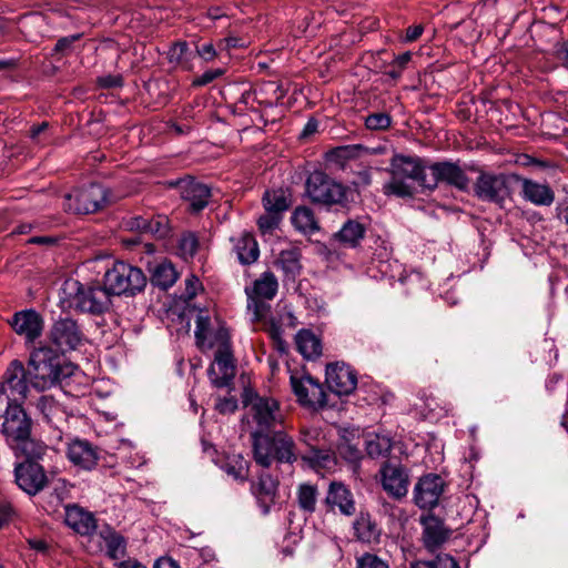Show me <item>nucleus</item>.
I'll return each mask as SVG.
<instances>
[{
    "mask_svg": "<svg viewBox=\"0 0 568 568\" xmlns=\"http://www.w3.org/2000/svg\"><path fill=\"white\" fill-rule=\"evenodd\" d=\"M74 368L59 351L50 346L37 347L28 361L29 384L38 390L50 389L73 375Z\"/></svg>",
    "mask_w": 568,
    "mask_h": 568,
    "instance_id": "obj_1",
    "label": "nucleus"
},
{
    "mask_svg": "<svg viewBox=\"0 0 568 568\" xmlns=\"http://www.w3.org/2000/svg\"><path fill=\"white\" fill-rule=\"evenodd\" d=\"M251 442L253 458L263 468H270L273 462L292 465L298 459L294 438L283 429L251 433Z\"/></svg>",
    "mask_w": 568,
    "mask_h": 568,
    "instance_id": "obj_2",
    "label": "nucleus"
},
{
    "mask_svg": "<svg viewBox=\"0 0 568 568\" xmlns=\"http://www.w3.org/2000/svg\"><path fill=\"white\" fill-rule=\"evenodd\" d=\"M390 169L392 180L384 185L386 194L400 197L412 196L413 187L406 180L415 181L420 186L427 187L429 179L419 158L396 154L390 161Z\"/></svg>",
    "mask_w": 568,
    "mask_h": 568,
    "instance_id": "obj_3",
    "label": "nucleus"
},
{
    "mask_svg": "<svg viewBox=\"0 0 568 568\" xmlns=\"http://www.w3.org/2000/svg\"><path fill=\"white\" fill-rule=\"evenodd\" d=\"M103 284L111 295L134 296L146 286V276L141 268L118 261L106 270Z\"/></svg>",
    "mask_w": 568,
    "mask_h": 568,
    "instance_id": "obj_4",
    "label": "nucleus"
},
{
    "mask_svg": "<svg viewBox=\"0 0 568 568\" xmlns=\"http://www.w3.org/2000/svg\"><path fill=\"white\" fill-rule=\"evenodd\" d=\"M348 189L323 171H313L305 181V194L316 204L345 205Z\"/></svg>",
    "mask_w": 568,
    "mask_h": 568,
    "instance_id": "obj_5",
    "label": "nucleus"
},
{
    "mask_svg": "<svg viewBox=\"0 0 568 568\" xmlns=\"http://www.w3.org/2000/svg\"><path fill=\"white\" fill-rule=\"evenodd\" d=\"M277 278L272 272H264L254 281L252 287H246L247 310L253 322L264 321L271 312L267 301L274 298L277 293Z\"/></svg>",
    "mask_w": 568,
    "mask_h": 568,
    "instance_id": "obj_6",
    "label": "nucleus"
},
{
    "mask_svg": "<svg viewBox=\"0 0 568 568\" xmlns=\"http://www.w3.org/2000/svg\"><path fill=\"white\" fill-rule=\"evenodd\" d=\"M244 404L248 407L250 415L255 423V429L252 433L267 434L275 430L277 425L283 424L280 404L274 398L246 394Z\"/></svg>",
    "mask_w": 568,
    "mask_h": 568,
    "instance_id": "obj_7",
    "label": "nucleus"
},
{
    "mask_svg": "<svg viewBox=\"0 0 568 568\" xmlns=\"http://www.w3.org/2000/svg\"><path fill=\"white\" fill-rule=\"evenodd\" d=\"M215 337L220 344L214 355V362L209 368V377L215 387L223 388L229 386L235 377L236 366L227 331L225 328L217 329Z\"/></svg>",
    "mask_w": 568,
    "mask_h": 568,
    "instance_id": "obj_8",
    "label": "nucleus"
},
{
    "mask_svg": "<svg viewBox=\"0 0 568 568\" xmlns=\"http://www.w3.org/2000/svg\"><path fill=\"white\" fill-rule=\"evenodd\" d=\"M106 204V190L98 183L78 189L65 194L63 207L74 214H92L103 209Z\"/></svg>",
    "mask_w": 568,
    "mask_h": 568,
    "instance_id": "obj_9",
    "label": "nucleus"
},
{
    "mask_svg": "<svg viewBox=\"0 0 568 568\" xmlns=\"http://www.w3.org/2000/svg\"><path fill=\"white\" fill-rule=\"evenodd\" d=\"M292 392L297 402L305 407H324L326 405V393L323 385L311 375L294 372L290 377Z\"/></svg>",
    "mask_w": 568,
    "mask_h": 568,
    "instance_id": "obj_10",
    "label": "nucleus"
},
{
    "mask_svg": "<svg viewBox=\"0 0 568 568\" xmlns=\"http://www.w3.org/2000/svg\"><path fill=\"white\" fill-rule=\"evenodd\" d=\"M77 291L73 295L74 307L83 313L100 315L106 312L111 305V294L103 286H89L74 283Z\"/></svg>",
    "mask_w": 568,
    "mask_h": 568,
    "instance_id": "obj_11",
    "label": "nucleus"
},
{
    "mask_svg": "<svg viewBox=\"0 0 568 568\" xmlns=\"http://www.w3.org/2000/svg\"><path fill=\"white\" fill-rule=\"evenodd\" d=\"M381 485L393 499L400 500L406 497L409 487V471L399 462L388 459L381 466Z\"/></svg>",
    "mask_w": 568,
    "mask_h": 568,
    "instance_id": "obj_12",
    "label": "nucleus"
},
{
    "mask_svg": "<svg viewBox=\"0 0 568 568\" xmlns=\"http://www.w3.org/2000/svg\"><path fill=\"white\" fill-rule=\"evenodd\" d=\"M3 418L1 432L8 442L21 444L29 439L31 434V419L28 417L21 404L8 400Z\"/></svg>",
    "mask_w": 568,
    "mask_h": 568,
    "instance_id": "obj_13",
    "label": "nucleus"
},
{
    "mask_svg": "<svg viewBox=\"0 0 568 568\" xmlns=\"http://www.w3.org/2000/svg\"><path fill=\"white\" fill-rule=\"evenodd\" d=\"M49 338L63 353L80 346L84 334L77 321L71 317H60L52 324Z\"/></svg>",
    "mask_w": 568,
    "mask_h": 568,
    "instance_id": "obj_14",
    "label": "nucleus"
},
{
    "mask_svg": "<svg viewBox=\"0 0 568 568\" xmlns=\"http://www.w3.org/2000/svg\"><path fill=\"white\" fill-rule=\"evenodd\" d=\"M474 192L478 199L500 205L509 195L507 176L481 172L475 182Z\"/></svg>",
    "mask_w": 568,
    "mask_h": 568,
    "instance_id": "obj_15",
    "label": "nucleus"
},
{
    "mask_svg": "<svg viewBox=\"0 0 568 568\" xmlns=\"http://www.w3.org/2000/svg\"><path fill=\"white\" fill-rule=\"evenodd\" d=\"M28 368L19 359H13L3 374L0 392L6 394L8 400H23L28 393Z\"/></svg>",
    "mask_w": 568,
    "mask_h": 568,
    "instance_id": "obj_16",
    "label": "nucleus"
},
{
    "mask_svg": "<svg viewBox=\"0 0 568 568\" xmlns=\"http://www.w3.org/2000/svg\"><path fill=\"white\" fill-rule=\"evenodd\" d=\"M445 480L437 474L422 476L414 487V503L422 509H433L445 490Z\"/></svg>",
    "mask_w": 568,
    "mask_h": 568,
    "instance_id": "obj_17",
    "label": "nucleus"
},
{
    "mask_svg": "<svg viewBox=\"0 0 568 568\" xmlns=\"http://www.w3.org/2000/svg\"><path fill=\"white\" fill-rule=\"evenodd\" d=\"M327 387L338 396L349 395L357 386L355 369L344 362H335L326 366Z\"/></svg>",
    "mask_w": 568,
    "mask_h": 568,
    "instance_id": "obj_18",
    "label": "nucleus"
},
{
    "mask_svg": "<svg viewBox=\"0 0 568 568\" xmlns=\"http://www.w3.org/2000/svg\"><path fill=\"white\" fill-rule=\"evenodd\" d=\"M14 477L17 485L29 495L38 494L49 484L43 467L33 460L18 464L14 468Z\"/></svg>",
    "mask_w": 568,
    "mask_h": 568,
    "instance_id": "obj_19",
    "label": "nucleus"
},
{
    "mask_svg": "<svg viewBox=\"0 0 568 568\" xmlns=\"http://www.w3.org/2000/svg\"><path fill=\"white\" fill-rule=\"evenodd\" d=\"M8 323L17 335L24 338L26 344H33L44 327L42 316L31 308L16 312Z\"/></svg>",
    "mask_w": 568,
    "mask_h": 568,
    "instance_id": "obj_20",
    "label": "nucleus"
},
{
    "mask_svg": "<svg viewBox=\"0 0 568 568\" xmlns=\"http://www.w3.org/2000/svg\"><path fill=\"white\" fill-rule=\"evenodd\" d=\"M328 511L336 510L344 516L351 517L356 513V503L351 489L342 481H331L324 499Z\"/></svg>",
    "mask_w": 568,
    "mask_h": 568,
    "instance_id": "obj_21",
    "label": "nucleus"
},
{
    "mask_svg": "<svg viewBox=\"0 0 568 568\" xmlns=\"http://www.w3.org/2000/svg\"><path fill=\"white\" fill-rule=\"evenodd\" d=\"M430 178L427 183V189L436 187L438 182H445L459 190H466L469 184V179L462 168L452 162H437L429 166Z\"/></svg>",
    "mask_w": 568,
    "mask_h": 568,
    "instance_id": "obj_22",
    "label": "nucleus"
},
{
    "mask_svg": "<svg viewBox=\"0 0 568 568\" xmlns=\"http://www.w3.org/2000/svg\"><path fill=\"white\" fill-rule=\"evenodd\" d=\"M423 526L422 541L429 552L437 551L446 544L452 535V529L446 527L445 523L432 514L420 517Z\"/></svg>",
    "mask_w": 568,
    "mask_h": 568,
    "instance_id": "obj_23",
    "label": "nucleus"
},
{
    "mask_svg": "<svg viewBox=\"0 0 568 568\" xmlns=\"http://www.w3.org/2000/svg\"><path fill=\"white\" fill-rule=\"evenodd\" d=\"M178 187L181 197L189 203L190 211L193 213L206 207L212 196L211 189L193 178L179 181Z\"/></svg>",
    "mask_w": 568,
    "mask_h": 568,
    "instance_id": "obj_24",
    "label": "nucleus"
},
{
    "mask_svg": "<svg viewBox=\"0 0 568 568\" xmlns=\"http://www.w3.org/2000/svg\"><path fill=\"white\" fill-rule=\"evenodd\" d=\"M126 225L132 231L150 234L156 239H165L171 233L169 217L163 214L132 216L128 220Z\"/></svg>",
    "mask_w": 568,
    "mask_h": 568,
    "instance_id": "obj_25",
    "label": "nucleus"
},
{
    "mask_svg": "<svg viewBox=\"0 0 568 568\" xmlns=\"http://www.w3.org/2000/svg\"><path fill=\"white\" fill-rule=\"evenodd\" d=\"M67 456L74 465L85 470L93 469L99 459L98 449L85 439L75 438L68 445Z\"/></svg>",
    "mask_w": 568,
    "mask_h": 568,
    "instance_id": "obj_26",
    "label": "nucleus"
},
{
    "mask_svg": "<svg viewBox=\"0 0 568 568\" xmlns=\"http://www.w3.org/2000/svg\"><path fill=\"white\" fill-rule=\"evenodd\" d=\"M352 527L356 540L363 544L379 542L382 528L369 511L362 509L354 519Z\"/></svg>",
    "mask_w": 568,
    "mask_h": 568,
    "instance_id": "obj_27",
    "label": "nucleus"
},
{
    "mask_svg": "<svg viewBox=\"0 0 568 568\" xmlns=\"http://www.w3.org/2000/svg\"><path fill=\"white\" fill-rule=\"evenodd\" d=\"M252 491L257 498L264 513H268L272 505L275 504L278 493V480L267 473L258 476L256 484L252 486Z\"/></svg>",
    "mask_w": 568,
    "mask_h": 568,
    "instance_id": "obj_28",
    "label": "nucleus"
},
{
    "mask_svg": "<svg viewBox=\"0 0 568 568\" xmlns=\"http://www.w3.org/2000/svg\"><path fill=\"white\" fill-rule=\"evenodd\" d=\"M37 408L48 423L57 427L59 424L65 423L70 415L65 403L55 398L53 395H42L38 399Z\"/></svg>",
    "mask_w": 568,
    "mask_h": 568,
    "instance_id": "obj_29",
    "label": "nucleus"
},
{
    "mask_svg": "<svg viewBox=\"0 0 568 568\" xmlns=\"http://www.w3.org/2000/svg\"><path fill=\"white\" fill-rule=\"evenodd\" d=\"M65 523L70 528L82 536L91 535L97 528V521L93 514L77 505L67 507Z\"/></svg>",
    "mask_w": 568,
    "mask_h": 568,
    "instance_id": "obj_30",
    "label": "nucleus"
},
{
    "mask_svg": "<svg viewBox=\"0 0 568 568\" xmlns=\"http://www.w3.org/2000/svg\"><path fill=\"white\" fill-rule=\"evenodd\" d=\"M232 241L234 242L233 250L241 264L250 265L257 261L260 248L253 234L243 232L237 237L232 239Z\"/></svg>",
    "mask_w": 568,
    "mask_h": 568,
    "instance_id": "obj_31",
    "label": "nucleus"
},
{
    "mask_svg": "<svg viewBox=\"0 0 568 568\" xmlns=\"http://www.w3.org/2000/svg\"><path fill=\"white\" fill-rule=\"evenodd\" d=\"M523 195L526 201L539 206H549L555 201V193L549 185L528 179L523 181Z\"/></svg>",
    "mask_w": 568,
    "mask_h": 568,
    "instance_id": "obj_32",
    "label": "nucleus"
},
{
    "mask_svg": "<svg viewBox=\"0 0 568 568\" xmlns=\"http://www.w3.org/2000/svg\"><path fill=\"white\" fill-rule=\"evenodd\" d=\"M366 233V227L363 223L356 220H347L341 230L335 233L334 237L343 246L355 248L361 244Z\"/></svg>",
    "mask_w": 568,
    "mask_h": 568,
    "instance_id": "obj_33",
    "label": "nucleus"
},
{
    "mask_svg": "<svg viewBox=\"0 0 568 568\" xmlns=\"http://www.w3.org/2000/svg\"><path fill=\"white\" fill-rule=\"evenodd\" d=\"M262 203L265 211L283 215L292 204L291 193L283 187L267 190L262 197Z\"/></svg>",
    "mask_w": 568,
    "mask_h": 568,
    "instance_id": "obj_34",
    "label": "nucleus"
},
{
    "mask_svg": "<svg viewBox=\"0 0 568 568\" xmlns=\"http://www.w3.org/2000/svg\"><path fill=\"white\" fill-rule=\"evenodd\" d=\"M297 351L307 359H314L322 354L320 338L308 329H301L295 336Z\"/></svg>",
    "mask_w": 568,
    "mask_h": 568,
    "instance_id": "obj_35",
    "label": "nucleus"
},
{
    "mask_svg": "<svg viewBox=\"0 0 568 568\" xmlns=\"http://www.w3.org/2000/svg\"><path fill=\"white\" fill-rule=\"evenodd\" d=\"M195 324L194 336L200 348H212L216 343L220 344V341L215 337L216 332L213 334L211 331V318L209 315L200 313L196 316Z\"/></svg>",
    "mask_w": 568,
    "mask_h": 568,
    "instance_id": "obj_36",
    "label": "nucleus"
},
{
    "mask_svg": "<svg viewBox=\"0 0 568 568\" xmlns=\"http://www.w3.org/2000/svg\"><path fill=\"white\" fill-rule=\"evenodd\" d=\"M178 280V272L172 263L163 261L158 263L151 274V283L154 286L166 290L171 287Z\"/></svg>",
    "mask_w": 568,
    "mask_h": 568,
    "instance_id": "obj_37",
    "label": "nucleus"
},
{
    "mask_svg": "<svg viewBox=\"0 0 568 568\" xmlns=\"http://www.w3.org/2000/svg\"><path fill=\"white\" fill-rule=\"evenodd\" d=\"M292 223L296 230L304 234H313L320 230L313 210L306 206L295 209L292 214Z\"/></svg>",
    "mask_w": 568,
    "mask_h": 568,
    "instance_id": "obj_38",
    "label": "nucleus"
},
{
    "mask_svg": "<svg viewBox=\"0 0 568 568\" xmlns=\"http://www.w3.org/2000/svg\"><path fill=\"white\" fill-rule=\"evenodd\" d=\"M101 537L105 544L106 554L113 560L122 559L126 554V541L119 532L106 529L101 532Z\"/></svg>",
    "mask_w": 568,
    "mask_h": 568,
    "instance_id": "obj_39",
    "label": "nucleus"
},
{
    "mask_svg": "<svg viewBox=\"0 0 568 568\" xmlns=\"http://www.w3.org/2000/svg\"><path fill=\"white\" fill-rule=\"evenodd\" d=\"M318 490L315 485L301 484L297 488L296 499L298 508L306 514H313L316 509Z\"/></svg>",
    "mask_w": 568,
    "mask_h": 568,
    "instance_id": "obj_40",
    "label": "nucleus"
},
{
    "mask_svg": "<svg viewBox=\"0 0 568 568\" xmlns=\"http://www.w3.org/2000/svg\"><path fill=\"white\" fill-rule=\"evenodd\" d=\"M313 468L331 469L336 465V457L331 449L315 447L310 450V454L303 456Z\"/></svg>",
    "mask_w": 568,
    "mask_h": 568,
    "instance_id": "obj_41",
    "label": "nucleus"
},
{
    "mask_svg": "<svg viewBox=\"0 0 568 568\" xmlns=\"http://www.w3.org/2000/svg\"><path fill=\"white\" fill-rule=\"evenodd\" d=\"M276 265L287 275L295 277L301 270L300 253L296 250L282 251Z\"/></svg>",
    "mask_w": 568,
    "mask_h": 568,
    "instance_id": "obj_42",
    "label": "nucleus"
},
{
    "mask_svg": "<svg viewBox=\"0 0 568 568\" xmlns=\"http://www.w3.org/2000/svg\"><path fill=\"white\" fill-rule=\"evenodd\" d=\"M367 455L372 458H378L389 453L392 439L384 435H369L365 440Z\"/></svg>",
    "mask_w": 568,
    "mask_h": 568,
    "instance_id": "obj_43",
    "label": "nucleus"
},
{
    "mask_svg": "<svg viewBox=\"0 0 568 568\" xmlns=\"http://www.w3.org/2000/svg\"><path fill=\"white\" fill-rule=\"evenodd\" d=\"M357 398L367 405L386 404V394L375 384H363L357 390Z\"/></svg>",
    "mask_w": 568,
    "mask_h": 568,
    "instance_id": "obj_44",
    "label": "nucleus"
},
{
    "mask_svg": "<svg viewBox=\"0 0 568 568\" xmlns=\"http://www.w3.org/2000/svg\"><path fill=\"white\" fill-rule=\"evenodd\" d=\"M191 52L186 42H175L168 51V60L171 64L185 69L190 64Z\"/></svg>",
    "mask_w": 568,
    "mask_h": 568,
    "instance_id": "obj_45",
    "label": "nucleus"
},
{
    "mask_svg": "<svg viewBox=\"0 0 568 568\" xmlns=\"http://www.w3.org/2000/svg\"><path fill=\"white\" fill-rule=\"evenodd\" d=\"M224 469L227 475L240 481H245L248 476L247 462L242 456H233L225 463Z\"/></svg>",
    "mask_w": 568,
    "mask_h": 568,
    "instance_id": "obj_46",
    "label": "nucleus"
},
{
    "mask_svg": "<svg viewBox=\"0 0 568 568\" xmlns=\"http://www.w3.org/2000/svg\"><path fill=\"white\" fill-rule=\"evenodd\" d=\"M410 568H459V565L450 555L439 554L433 560L412 562Z\"/></svg>",
    "mask_w": 568,
    "mask_h": 568,
    "instance_id": "obj_47",
    "label": "nucleus"
},
{
    "mask_svg": "<svg viewBox=\"0 0 568 568\" xmlns=\"http://www.w3.org/2000/svg\"><path fill=\"white\" fill-rule=\"evenodd\" d=\"M392 125V116L386 112L371 113L365 118V126L371 131H384Z\"/></svg>",
    "mask_w": 568,
    "mask_h": 568,
    "instance_id": "obj_48",
    "label": "nucleus"
},
{
    "mask_svg": "<svg viewBox=\"0 0 568 568\" xmlns=\"http://www.w3.org/2000/svg\"><path fill=\"white\" fill-rule=\"evenodd\" d=\"M281 221L282 215H278V213L265 211L257 219V226L263 235L272 234L278 227Z\"/></svg>",
    "mask_w": 568,
    "mask_h": 568,
    "instance_id": "obj_49",
    "label": "nucleus"
},
{
    "mask_svg": "<svg viewBox=\"0 0 568 568\" xmlns=\"http://www.w3.org/2000/svg\"><path fill=\"white\" fill-rule=\"evenodd\" d=\"M412 60V53L406 51L397 57L389 63L386 74L396 80L402 77L403 71L408 67Z\"/></svg>",
    "mask_w": 568,
    "mask_h": 568,
    "instance_id": "obj_50",
    "label": "nucleus"
},
{
    "mask_svg": "<svg viewBox=\"0 0 568 568\" xmlns=\"http://www.w3.org/2000/svg\"><path fill=\"white\" fill-rule=\"evenodd\" d=\"M363 151H367V148L361 144L342 145L333 149L329 155L337 160H349L361 156Z\"/></svg>",
    "mask_w": 568,
    "mask_h": 568,
    "instance_id": "obj_51",
    "label": "nucleus"
},
{
    "mask_svg": "<svg viewBox=\"0 0 568 568\" xmlns=\"http://www.w3.org/2000/svg\"><path fill=\"white\" fill-rule=\"evenodd\" d=\"M356 568H389V566L377 555L365 552L356 559Z\"/></svg>",
    "mask_w": 568,
    "mask_h": 568,
    "instance_id": "obj_52",
    "label": "nucleus"
},
{
    "mask_svg": "<svg viewBox=\"0 0 568 568\" xmlns=\"http://www.w3.org/2000/svg\"><path fill=\"white\" fill-rule=\"evenodd\" d=\"M180 250L184 255L193 256L199 247L197 239L194 234H184L180 240Z\"/></svg>",
    "mask_w": 568,
    "mask_h": 568,
    "instance_id": "obj_53",
    "label": "nucleus"
},
{
    "mask_svg": "<svg viewBox=\"0 0 568 568\" xmlns=\"http://www.w3.org/2000/svg\"><path fill=\"white\" fill-rule=\"evenodd\" d=\"M224 74L223 69H211L206 70L204 73H202L200 77H196L192 81V87H204L217 78L222 77Z\"/></svg>",
    "mask_w": 568,
    "mask_h": 568,
    "instance_id": "obj_54",
    "label": "nucleus"
},
{
    "mask_svg": "<svg viewBox=\"0 0 568 568\" xmlns=\"http://www.w3.org/2000/svg\"><path fill=\"white\" fill-rule=\"evenodd\" d=\"M97 83L103 89L121 88L123 85V78L120 74H108L99 77Z\"/></svg>",
    "mask_w": 568,
    "mask_h": 568,
    "instance_id": "obj_55",
    "label": "nucleus"
},
{
    "mask_svg": "<svg viewBox=\"0 0 568 568\" xmlns=\"http://www.w3.org/2000/svg\"><path fill=\"white\" fill-rule=\"evenodd\" d=\"M338 452L343 458L351 463H355L362 457L361 450L349 443L342 444Z\"/></svg>",
    "mask_w": 568,
    "mask_h": 568,
    "instance_id": "obj_56",
    "label": "nucleus"
},
{
    "mask_svg": "<svg viewBox=\"0 0 568 568\" xmlns=\"http://www.w3.org/2000/svg\"><path fill=\"white\" fill-rule=\"evenodd\" d=\"M202 288V284L200 283L199 278L195 277V276H190L186 281H185V292L183 294V297L185 301H191L193 300L196 294H197V291Z\"/></svg>",
    "mask_w": 568,
    "mask_h": 568,
    "instance_id": "obj_57",
    "label": "nucleus"
},
{
    "mask_svg": "<svg viewBox=\"0 0 568 568\" xmlns=\"http://www.w3.org/2000/svg\"><path fill=\"white\" fill-rule=\"evenodd\" d=\"M237 408V400L231 396L225 398H220L215 404V409L221 414H231L234 413Z\"/></svg>",
    "mask_w": 568,
    "mask_h": 568,
    "instance_id": "obj_58",
    "label": "nucleus"
},
{
    "mask_svg": "<svg viewBox=\"0 0 568 568\" xmlns=\"http://www.w3.org/2000/svg\"><path fill=\"white\" fill-rule=\"evenodd\" d=\"M318 437H320V432L316 428L303 429L301 432V440L305 445H307L311 450L313 448L317 447Z\"/></svg>",
    "mask_w": 568,
    "mask_h": 568,
    "instance_id": "obj_59",
    "label": "nucleus"
},
{
    "mask_svg": "<svg viewBox=\"0 0 568 568\" xmlns=\"http://www.w3.org/2000/svg\"><path fill=\"white\" fill-rule=\"evenodd\" d=\"M80 39V34L61 38L57 41L54 51L64 53L70 50L73 42Z\"/></svg>",
    "mask_w": 568,
    "mask_h": 568,
    "instance_id": "obj_60",
    "label": "nucleus"
},
{
    "mask_svg": "<svg viewBox=\"0 0 568 568\" xmlns=\"http://www.w3.org/2000/svg\"><path fill=\"white\" fill-rule=\"evenodd\" d=\"M196 53L205 61H212L216 57V50L212 43L197 45Z\"/></svg>",
    "mask_w": 568,
    "mask_h": 568,
    "instance_id": "obj_61",
    "label": "nucleus"
},
{
    "mask_svg": "<svg viewBox=\"0 0 568 568\" xmlns=\"http://www.w3.org/2000/svg\"><path fill=\"white\" fill-rule=\"evenodd\" d=\"M556 210L558 219L568 225V195L558 203Z\"/></svg>",
    "mask_w": 568,
    "mask_h": 568,
    "instance_id": "obj_62",
    "label": "nucleus"
},
{
    "mask_svg": "<svg viewBox=\"0 0 568 568\" xmlns=\"http://www.w3.org/2000/svg\"><path fill=\"white\" fill-rule=\"evenodd\" d=\"M424 31V28L422 24H416L408 27L406 29L405 40L408 42L417 40Z\"/></svg>",
    "mask_w": 568,
    "mask_h": 568,
    "instance_id": "obj_63",
    "label": "nucleus"
},
{
    "mask_svg": "<svg viewBox=\"0 0 568 568\" xmlns=\"http://www.w3.org/2000/svg\"><path fill=\"white\" fill-rule=\"evenodd\" d=\"M153 568H180L179 564L171 558L162 557L158 559Z\"/></svg>",
    "mask_w": 568,
    "mask_h": 568,
    "instance_id": "obj_64",
    "label": "nucleus"
}]
</instances>
